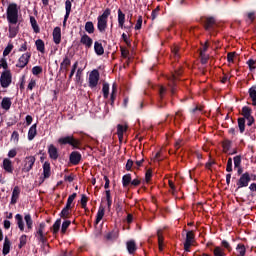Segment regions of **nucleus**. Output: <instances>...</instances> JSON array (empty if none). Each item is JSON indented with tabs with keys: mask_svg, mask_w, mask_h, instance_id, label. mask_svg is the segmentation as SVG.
Listing matches in <instances>:
<instances>
[{
	"mask_svg": "<svg viewBox=\"0 0 256 256\" xmlns=\"http://www.w3.org/2000/svg\"><path fill=\"white\" fill-rule=\"evenodd\" d=\"M234 161V167H241V155H237L233 158Z\"/></svg>",
	"mask_w": 256,
	"mask_h": 256,
	"instance_id": "64",
	"label": "nucleus"
},
{
	"mask_svg": "<svg viewBox=\"0 0 256 256\" xmlns=\"http://www.w3.org/2000/svg\"><path fill=\"white\" fill-rule=\"evenodd\" d=\"M15 221H16V225L18 226V229L20 231H25V222L23 221V215L16 214Z\"/></svg>",
	"mask_w": 256,
	"mask_h": 256,
	"instance_id": "22",
	"label": "nucleus"
},
{
	"mask_svg": "<svg viewBox=\"0 0 256 256\" xmlns=\"http://www.w3.org/2000/svg\"><path fill=\"white\" fill-rule=\"evenodd\" d=\"M10 252H11V240H9V237L6 236L4 239L2 254L4 256L9 255Z\"/></svg>",
	"mask_w": 256,
	"mask_h": 256,
	"instance_id": "20",
	"label": "nucleus"
},
{
	"mask_svg": "<svg viewBox=\"0 0 256 256\" xmlns=\"http://www.w3.org/2000/svg\"><path fill=\"white\" fill-rule=\"evenodd\" d=\"M231 145H233V142L229 139H226L222 142V147H223L224 153H227V151H229V149H231Z\"/></svg>",
	"mask_w": 256,
	"mask_h": 256,
	"instance_id": "45",
	"label": "nucleus"
},
{
	"mask_svg": "<svg viewBox=\"0 0 256 256\" xmlns=\"http://www.w3.org/2000/svg\"><path fill=\"white\" fill-rule=\"evenodd\" d=\"M61 229V218H58L52 226L53 235H57Z\"/></svg>",
	"mask_w": 256,
	"mask_h": 256,
	"instance_id": "36",
	"label": "nucleus"
},
{
	"mask_svg": "<svg viewBox=\"0 0 256 256\" xmlns=\"http://www.w3.org/2000/svg\"><path fill=\"white\" fill-rule=\"evenodd\" d=\"M41 73H43V67H41V66H34L32 68V74L33 75H41Z\"/></svg>",
	"mask_w": 256,
	"mask_h": 256,
	"instance_id": "57",
	"label": "nucleus"
},
{
	"mask_svg": "<svg viewBox=\"0 0 256 256\" xmlns=\"http://www.w3.org/2000/svg\"><path fill=\"white\" fill-rule=\"evenodd\" d=\"M6 13L8 23H10L11 25H17L19 21V8H17V4H9Z\"/></svg>",
	"mask_w": 256,
	"mask_h": 256,
	"instance_id": "1",
	"label": "nucleus"
},
{
	"mask_svg": "<svg viewBox=\"0 0 256 256\" xmlns=\"http://www.w3.org/2000/svg\"><path fill=\"white\" fill-rule=\"evenodd\" d=\"M80 43L86 47V49H91L93 47V39L89 37V35L84 34L81 39Z\"/></svg>",
	"mask_w": 256,
	"mask_h": 256,
	"instance_id": "14",
	"label": "nucleus"
},
{
	"mask_svg": "<svg viewBox=\"0 0 256 256\" xmlns=\"http://www.w3.org/2000/svg\"><path fill=\"white\" fill-rule=\"evenodd\" d=\"M71 209L72 208L65 206L60 212L61 219H69V215H71Z\"/></svg>",
	"mask_w": 256,
	"mask_h": 256,
	"instance_id": "38",
	"label": "nucleus"
},
{
	"mask_svg": "<svg viewBox=\"0 0 256 256\" xmlns=\"http://www.w3.org/2000/svg\"><path fill=\"white\" fill-rule=\"evenodd\" d=\"M42 169L44 179H49V177H51V162L45 161L42 166Z\"/></svg>",
	"mask_w": 256,
	"mask_h": 256,
	"instance_id": "15",
	"label": "nucleus"
},
{
	"mask_svg": "<svg viewBox=\"0 0 256 256\" xmlns=\"http://www.w3.org/2000/svg\"><path fill=\"white\" fill-rule=\"evenodd\" d=\"M52 35L54 43L59 45V43H61V27H55Z\"/></svg>",
	"mask_w": 256,
	"mask_h": 256,
	"instance_id": "19",
	"label": "nucleus"
},
{
	"mask_svg": "<svg viewBox=\"0 0 256 256\" xmlns=\"http://www.w3.org/2000/svg\"><path fill=\"white\" fill-rule=\"evenodd\" d=\"M30 60H31V52H26L19 57L16 63V67L18 69H25V67L29 65Z\"/></svg>",
	"mask_w": 256,
	"mask_h": 256,
	"instance_id": "7",
	"label": "nucleus"
},
{
	"mask_svg": "<svg viewBox=\"0 0 256 256\" xmlns=\"http://www.w3.org/2000/svg\"><path fill=\"white\" fill-rule=\"evenodd\" d=\"M35 45L37 51H39L40 53H45V42L42 39L36 40Z\"/></svg>",
	"mask_w": 256,
	"mask_h": 256,
	"instance_id": "35",
	"label": "nucleus"
},
{
	"mask_svg": "<svg viewBox=\"0 0 256 256\" xmlns=\"http://www.w3.org/2000/svg\"><path fill=\"white\" fill-rule=\"evenodd\" d=\"M116 99H117V84L113 83L112 92H111V95H110V105L112 107H114Z\"/></svg>",
	"mask_w": 256,
	"mask_h": 256,
	"instance_id": "26",
	"label": "nucleus"
},
{
	"mask_svg": "<svg viewBox=\"0 0 256 256\" xmlns=\"http://www.w3.org/2000/svg\"><path fill=\"white\" fill-rule=\"evenodd\" d=\"M252 177H254L253 181H255L256 175L250 174L249 172L243 173L236 182V191L243 189V187H249V183H251Z\"/></svg>",
	"mask_w": 256,
	"mask_h": 256,
	"instance_id": "4",
	"label": "nucleus"
},
{
	"mask_svg": "<svg viewBox=\"0 0 256 256\" xmlns=\"http://www.w3.org/2000/svg\"><path fill=\"white\" fill-rule=\"evenodd\" d=\"M153 177V171L151 169H148L145 173V181L146 183H149L151 181V178Z\"/></svg>",
	"mask_w": 256,
	"mask_h": 256,
	"instance_id": "62",
	"label": "nucleus"
},
{
	"mask_svg": "<svg viewBox=\"0 0 256 256\" xmlns=\"http://www.w3.org/2000/svg\"><path fill=\"white\" fill-rule=\"evenodd\" d=\"M69 67H71V58L69 56H65L63 61L60 63L59 72L67 73V71H69Z\"/></svg>",
	"mask_w": 256,
	"mask_h": 256,
	"instance_id": "12",
	"label": "nucleus"
},
{
	"mask_svg": "<svg viewBox=\"0 0 256 256\" xmlns=\"http://www.w3.org/2000/svg\"><path fill=\"white\" fill-rule=\"evenodd\" d=\"M181 71H176V74L173 75L172 82L169 84L171 95H175V87L177 84H175V81H177V77H180Z\"/></svg>",
	"mask_w": 256,
	"mask_h": 256,
	"instance_id": "24",
	"label": "nucleus"
},
{
	"mask_svg": "<svg viewBox=\"0 0 256 256\" xmlns=\"http://www.w3.org/2000/svg\"><path fill=\"white\" fill-rule=\"evenodd\" d=\"M84 29L86 33H89V35H93V33H95V25L92 21L86 22Z\"/></svg>",
	"mask_w": 256,
	"mask_h": 256,
	"instance_id": "32",
	"label": "nucleus"
},
{
	"mask_svg": "<svg viewBox=\"0 0 256 256\" xmlns=\"http://www.w3.org/2000/svg\"><path fill=\"white\" fill-rule=\"evenodd\" d=\"M75 199H77V193H73L68 197L65 207L73 209V207H75V204H73Z\"/></svg>",
	"mask_w": 256,
	"mask_h": 256,
	"instance_id": "33",
	"label": "nucleus"
},
{
	"mask_svg": "<svg viewBox=\"0 0 256 256\" xmlns=\"http://www.w3.org/2000/svg\"><path fill=\"white\" fill-rule=\"evenodd\" d=\"M241 115L243 116L242 119H247L249 117H253V109L249 106H244L242 108Z\"/></svg>",
	"mask_w": 256,
	"mask_h": 256,
	"instance_id": "25",
	"label": "nucleus"
},
{
	"mask_svg": "<svg viewBox=\"0 0 256 256\" xmlns=\"http://www.w3.org/2000/svg\"><path fill=\"white\" fill-rule=\"evenodd\" d=\"M81 159H83V156L79 151H72L69 155V163L71 165H79L81 163Z\"/></svg>",
	"mask_w": 256,
	"mask_h": 256,
	"instance_id": "9",
	"label": "nucleus"
},
{
	"mask_svg": "<svg viewBox=\"0 0 256 256\" xmlns=\"http://www.w3.org/2000/svg\"><path fill=\"white\" fill-rule=\"evenodd\" d=\"M126 248L129 255H135V252L137 251V243H135V240H129L126 242Z\"/></svg>",
	"mask_w": 256,
	"mask_h": 256,
	"instance_id": "16",
	"label": "nucleus"
},
{
	"mask_svg": "<svg viewBox=\"0 0 256 256\" xmlns=\"http://www.w3.org/2000/svg\"><path fill=\"white\" fill-rule=\"evenodd\" d=\"M131 174H126L122 177V185L123 187H128L131 185Z\"/></svg>",
	"mask_w": 256,
	"mask_h": 256,
	"instance_id": "44",
	"label": "nucleus"
},
{
	"mask_svg": "<svg viewBox=\"0 0 256 256\" xmlns=\"http://www.w3.org/2000/svg\"><path fill=\"white\" fill-rule=\"evenodd\" d=\"M202 23H204L206 31H213L217 25V21L214 17H206L202 20Z\"/></svg>",
	"mask_w": 256,
	"mask_h": 256,
	"instance_id": "10",
	"label": "nucleus"
},
{
	"mask_svg": "<svg viewBox=\"0 0 256 256\" xmlns=\"http://www.w3.org/2000/svg\"><path fill=\"white\" fill-rule=\"evenodd\" d=\"M5 69V71H9V64H7V59L1 58L0 59V68Z\"/></svg>",
	"mask_w": 256,
	"mask_h": 256,
	"instance_id": "59",
	"label": "nucleus"
},
{
	"mask_svg": "<svg viewBox=\"0 0 256 256\" xmlns=\"http://www.w3.org/2000/svg\"><path fill=\"white\" fill-rule=\"evenodd\" d=\"M114 207L117 215H119V213H123V202L121 201L116 202Z\"/></svg>",
	"mask_w": 256,
	"mask_h": 256,
	"instance_id": "52",
	"label": "nucleus"
},
{
	"mask_svg": "<svg viewBox=\"0 0 256 256\" xmlns=\"http://www.w3.org/2000/svg\"><path fill=\"white\" fill-rule=\"evenodd\" d=\"M88 79H89V87L91 89H95V87L99 85V79H100L99 70L97 69L92 70L89 74Z\"/></svg>",
	"mask_w": 256,
	"mask_h": 256,
	"instance_id": "8",
	"label": "nucleus"
},
{
	"mask_svg": "<svg viewBox=\"0 0 256 256\" xmlns=\"http://www.w3.org/2000/svg\"><path fill=\"white\" fill-rule=\"evenodd\" d=\"M48 155L52 161H57V159H59V149H57L55 145L50 144L48 146Z\"/></svg>",
	"mask_w": 256,
	"mask_h": 256,
	"instance_id": "11",
	"label": "nucleus"
},
{
	"mask_svg": "<svg viewBox=\"0 0 256 256\" xmlns=\"http://www.w3.org/2000/svg\"><path fill=\"white\" fill-rule=\"evenodd\" d=\"M24 221L28 231H31V229H33V218L31 217V214H25Z\"/></svg>",
	"mask_w": 256,
	"mask_h": 256,
	"instance_id": "31",
	"label": "nucleus"
},
{
	"mask_svg": "<svg viewBox=\"0 0 256 256\" xmlns=\"http://www.w3.org/2000/svg\"><path fill=\"white\" fill-rule=\"evenodd\" d=\"M157 237H158V247H159V251H163V232L161 230L157 231Z\"/></svg>",
	"mask_w": 256,
	"mask_h": 256,
	"instance_id": "43",
	"label": "nucleus"
},
{
	"mask_svg": "<svg viewBox=\"0 0 256 256\" xmlns=\"http://www.w3.org/2000/svg\"><path fill=\"white\" fill-rule=\"evenodd\" d=\"M19 195H21V189L19 186H15L12 191V197H11V205H15L19 199Z\"/></svg>",
	"mask_w": 256,
	"mask_h": 256,
	"instance_id": "17",
	"label": "nucleus"
},
{
	"mask_svg": "<svg viewBox=\"0 0 256 256\" xmlns=\"http://www.w3.org/2000/svg\"><path fill=\"white\" fill-rule=\"evenodd\" d=\"M71 3H73V1H71V0L65 1L66 19H67V17H69V15H71V7H72Z\"/></svg>",
	"mask_w": 256,
	"mask_h": 256,
	"instance_id": "47",
	"label": "nucleus"
},
{
	"mask_svg": "<svg viewBox=\"0 0 256 256\" xmlns=\"http://www.w3.org/2000/svg\"><path fill=\"white\" fill-rule=\"evenodd\" d=\"M165 93H167V88H165V86H160L159 88L160 102L158 104L159 109H163V107H165V102H163V97H165Z\"/></svg>",
	"mask_w": 256,
	"mask_h": 256,
	"instance_id": "21",
	"label": "nucleus"
},
{
	"mask_svg": "<svg viewBox=\"0 0 256 256\" xmlns=\"http://www.w3.org/2000/svg\"><path fill=\"white\" fill-rule=\"evenodd\" d=\"M109 15H111V9L106 8L102 15L97 18V29L100 33H105L107 30V21L109 19Z\"/></svg>",
	"mask_w": 256,
	"mask_h": 256,
	"instance_id": "2",
	"label": "nucleus"
},
{
	"mask_svg": "<svg viewBox=\"0 0 256 256\" xmlns=\"http://www.w3.org/2000/svg\"><path fill=\"white\" fill-rule=\"evenodd\" d=\"M87 201H89V198H87V195L82 194L81 200H80L82 209H87Z\"/></svg>",
	"mask_w": 256,
	"mask_h": 256,
	"instance_id": "54",
	"label": "nucleus"
},
{
	"mask_svg": "<svg viewBox=\"0 0 256 256\" xmlns=\"http://www.w3.org/2000/svg\"><path fill=\"white\" fill-rule=\"evenodd\" d=\"M236 251H237V256H245V253H247L245 244L239 243L236 247Z\"/></svg>",
	"mask_w": 256,
	"mask_h": 256,
	"instance_id": "37",
	"label": "nucleus"
},
{
	"mask_svg": "<svg viewBox=\"0 0 256 256\" xmlns=\"http://www.w3.org/2000/svg\"><path fill=\"white\" fill-rule=\"evenodd\" d=\"M103 217H105V207L100 206L98 208V212L96 214V220L94 222L95 227H97L98 223H101V221L103 220Z\"/></svg>",
	"mask_w": 256,
	"mask_h": 256,
	"instance_id": "18",
	"label": "nucleus"
},
{
	"mask_svg": "<svg viewBox=\"0 0 256 256\" xmlns=\"http://www.w3.org/2000/svg\"><path fill=\"white\" fill-rule=\"evenodd\" d=\"M17 33H19V27L10 26L9 27V38L15 39L17 37Z\"/></svg>",
	"mask_w": 256,
	"mask_h": 256,
	"instance_id": "40",
	"label": "nucleus"
},
{
	"mask_svg": "<svg viewBox=\"0 0 256 256\" xmlns=\"http://www.w3.org/2000/svg\"><path fill=\"white\" fill-rule=\"evenodd\" d=\"M200 59H201V64L202 65H207V63L209 61V55H207L204 52H200Z\"/></svg>",
	"mask_w": 256,
	"mask_h": 256,
	"instance_id": "53",
	"label": "nucleus"
},
{
	"mask_svg": "<svg viewBox=\"0 0 256 256\" xmlns=\"http://www.w3.org/2000/svg\"><path fill=\"white\" fill-rule=\"evenodd\" d=\"M94 51L96 55H103L105 53V49L103 48V44L96 41L94 43Z\"/></svg>",
	"mask_w": 256,
	"mask_h": 256,
	"instance_id": "30",
	"label": "nucleus"
},
{
	"mask_svg": "<svg viewBox=\"0 0 256 256\" xmlns=\"http://www.w3.org/2000/svg\"><path fill=\"white\" fill-rule=\"evenodd\" d=\"M59 145H70L74 149H81V140L76 139L75 136H64L58 139Z\"/></svg>",
	"mask_w": 256,
	"mask_h": 256,
	"instance_id": "3",
	"label": "nucleus"
},
{
	"mask_svg": "<svg viewBox=\"0 0 256 256\" xmlns=\"http://www.w3.org/2000/svg\"><path fill=\"white\" fill-rule=\"evenodd\" d=\"M118 237H119V230L114 229L108 234H106L105 239H107V241H115V239H117Z\"/></svg>",
	"mask_w": 256,
	"mask_h": 256,
	"instance_id": "29",
	"label": "nucleus"
},
{
	"mask_svg": "<svg viewBox=\"0 0 256 256\" xmlns=\"http://www.w3.org/2000/svg\"><path fill=\"white\" fill-rule=\"evenodd\" d=\"M13 83V74L11 70H4L0 76V85L3 89H7Z\"/></svg>",
	"mask_w": 256,
	"mask_h": 256,
	"instance_id": "5",
	"label": "nucleus"
},
{
	"mask_svg": "<svg viewBox=\"0 0 256 256\" xmlns=\"http://www.w3.org/2000/svg\"><path fill=\"white\" fill-rule=\"evenodd\" d=\"M171 53L174 59L179 60L181 58V53H179V46L174 45L171 47Z\"/></svg>",
	"mask_w": 256,
	"mask_h": 256,
	"instance_id": "41",
	"label": "nucleus"
},
{
	"mask_svg": "<svg viewBox=\"0 0 256 256\" xmlns=\"http://www.w3.org/2000/svg\"><path fill=\"white\" fill-rule=\"evenodd\" d=\"M159 11H161V8L159 6H157L151 13V19L152 21H155V19H157V17H159Z\"/></svg>",
	"mask_w": 256,
	"mask_h": 256,
	"instance_id": "56",
	"label": "nucleus"
},
{
	"mask_svg": "<svg viewBox=\"0 0 256 256\" xmlns=\"http://www.w3.org/2000/svg\"><path fill=\"white\" fill-rule=\"evenodd\" d=\"M194 240H195V232L193 230L188 231L186 233L185 243L192 244Z\"/></svg>",
	"mask_w": 256,
	"mask_h": 256,
	"instance_id": "42",
	"label": "nucleus"
},
{
	"mask_svg": "<svg viewBox=\"0 0 256 256\" xmlns=\"http://www.w3.org/2000/svg\"><path fill=\"white\" fill-rule=\"evenodd\" d=\"M0 105L4 111H9V109H11V105H13V102H11V98L4 97Z\"/></svg>",
	"mask_w": 256,
	"mask_h": 256,
	"instance_id": "23",
	"label": "nucleus"
},
{
	"mask_svg": "<svg viewBox=\"0 0 256 256\" xmlns=\"http://www.w3.org/2000/svg\"><path fill=\"white\" fill-rule=\"evenodd\" d=\"M71 225V221L70 220H65L62 223V227H61V233L63 235H65V233H67V229H69V226Z\"/></svg>",
	"mask_w": 256,
	"mask_h": 256,
	"instance_id": "49",
	"label": "nucleus"
},
{
	"mask_svg": "<svg viewBox=\"0 0 256 256\" xmlns=\"http://www.w3.org/2000/svg\"><path fill=\"white\" fill-rule=\"evenodd\" d=\"M102 93H103L104 99L109 98V83H107V82L103 83Z\"/></svg>",
	"mask_w": 256,
	"mask_h": 256,
	"instance_id": "46",
	"label": "nucleus"
},
{
	"mask_svg": "<svg viewBox=\"0 0 256 256\" xmlns=\"http://www.w3.org/2000/svg\"><path fill=\"white\" fill-rule=\"evenodd\" d=\"M37 135V124H33L28 131V140L33 141Z\"/></svg>",
	"mask_w": 256,
	"mask_h": 256,
	"instance_id": "28",
	"label": "nucleus"
},
{
	"mask_svg": "<svg viewBox=\"0 0 256 256\" xmlns=\"http://www.w3.org/2000/svg\"><path fill=\"white\" fill-rule=\"evenodd\" d=\"M30 23L34 33H39L41 31L39 24H37V20L33 16H30Z\"/></svg>",
	"mask_w": 256,
	"mask_h": 256,
	"instance_id": "39",
	"label": "nucleus"
},
{
	"mask_svg": "<svg viewBox=\"0 0 256 256\" xmlns=\"http://www.w3.org/2000/svg\"><path fill=\"white\" fill-rule=\"evenodd\" d=\"M11 51H13V44L8 43L7 47L3 51V57H7V55H9Z\"/></svg>",
	"mask_w": 256,
	"mask_h": 256,
	"instance_id": "55",
	"label": "nucleus"
},
{
	"mask_svg": "<svg viewBox=\"0 0 256 256\" xmlns=\"http://www.w3.org/2000/svg\"><path fill=\"white\" fill-rule=\"evenodd\" d=\"M250 99H256V86H252L248 90Z\"/></svg>",
	"mask_w": 256,
	"mask_h": 256,
	"instance_id": "60",
	"label": "nucleus"
},
{
	"mask_svg": "<svg viewBox=\"0 0 256 256\" xmlns=\"http://www.w3.org/2000/svg\"><path fill=\"white\" fill-rule=\"evenodd\" d=\"M128 127L127 125H123V124H118L117 125V135H123V133H125L127 131Z\"/></svg>",
	"mask_w": 256,
	"mask_h": 256,
	"instance_id": "51",
	"label": "nucleus"
},
{
	"mask_svg": "<svg viewBox=\"0 0 256 256\" xmlns=\"http://www.w3.org/2000/svg\"><path fill=\"white\" fill-rule=\"evenodd\" d=\"M246 65H248L250 71H254V69H256V61L251 58L246 62Z\"/></svg>",
	"mask_w": 256,
	"mask_h": 256,
	"instance_id": "58",
	"label": "nucleus"
},
{
	"mask_svg": "<svg viewBox=\"0 0 256 256\" xmlns=\"http://www.w3.org/2000/svg\"><path fill=\"white\" fill-rule=\"evenodd\" d=\"M37 161V158L35 156H26L23 161V168L22 173H29Z\"/></svg>",
	"mask_w": 256,
	"mask_h": 256,
	"instance_id": "6",
	"label": "nucleus"
},
{
	"mask_svg": "<svg viewBox=\"0 0 256 256\" xmlns=\"http://www.w3.org/2000/svg\"><path fill=\"white\" fill-rule=\"evenodd\" d=\"M238 128L240 133H245V118H238Z\"/></svg>",
	"mask_w": 256,
	"mask_h": 256,
	"instance_id": "48",
	"label": "nucleus"
},
{
	"mask_svg": "<svg viewBox=\"0 0 256 256\" xmlns=\"http://www.w3.org/2000/svg\"><path fill=\"white\" fill-rule=\"evenodd\" d=\"M2 169H4L6 173H13V162L11 161V159L5 158L3 160Z\"/></svg>",
	"mask_w": 256,
	"mask_h": 256,
	"instance_id": "13",
	"label": "nucleus"
},
{
	"mask_svg": "<svg viewBox=\"0 0 256 256\" xmlns=\"http://www.w3.org/2000/svg\"><path fill=\"white\" fill-rule=\"evenodd\" d=\"M45 227H46V224L45 222H41L35 232V237H39V236H43L45 235L44 231H45Z\"/></svg>",
	"mask_w": 256,
	"mask_h": 256,
	"instance_id": "34",
	"label": "nucleus"
},
{
	"mask_svg": "<svg viewBox=\"0 0 256 256\" xmlns=\"http://www.w3.org/2000/svg\"><path fill=\"white\" fill-rule=\"evenodd\" d=\"M118 27L123 29L125 27V13L121 9H118Z\"/></svg>",
	"mask_w": 256,
	"mask_h": 256,
	"instance_id": "27",
	"label": "nucleus"
},
{
	"mask_svg": "<svg viewBox=\"0 0 256 256\" xmlns=\"http://www.w3.org/2000/svg\"><path fill=\"white\" fill-rule=\"evenodd\" d=\"M221 245H222V247H224V249H227V251H228L229 253H231V251H233V248L231 247V244H229V243L227 242V240H223V241L221 242Z\"/></svg>",
	"mask_w": 256,
	"mask_h": 256,
	"instance_id": "63",
	"label": "nucleus"
},
{
	"mask_svg": "<svg viewBox=\"0 0 256 256\" xmlns=\"http://www.w3.org/2000/svg\"><path fill=\"white\" fill-rule=\"evenodd\" d=\"M19 249H23V247H25V245H27V235L23 234L22 236H20L19 238Z\"/></svg>",
	"mask_w": 256,
	"mask_h": 256,
	"instance_id": "50",
	"label": "nucleus"
},
{
	"mask_svg": "<svg viewBox=\"0 0 256 256\" xmlns=\"http://www.w3.org/2000/svg\"><path fill=\"white\" fill-rule=\"evenodd\" d=\"M213 253L214 256H225V252H223L222 248L219 246L215 247Z\"/></svg>",
	"mask_w": 256,
	"mask_h": 256,
	"instance_id": "61",
	"label": "nucleus"
}]
</instances>
